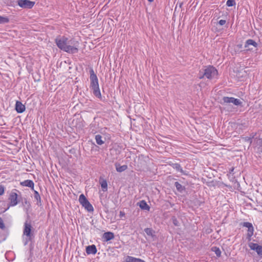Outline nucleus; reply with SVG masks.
<instances>
[{
  "mask_svg": "<svg viewBox=\"0 0 262 262\" xmlns=\"http://www.w3.org/2000/svg\"><path fill=\"white\" fill-rule=\"evenodd\" d=\"M6 236H5L2 238V240L0 241V243H1L2 241H4L6 239Z\"/></svg>",
  "mask_w": 262,
  "mask_h": 262,
  "instance_id": "33",
  "label": "nucleus"
},
{
  "mask_svg": "<svg viewBox=\"0 0 262 262\" xmlns=\"http://www.w3.org/2000/svg\"><path fill=\"white\" fill-rule=\"evenodd\" d=\"M226 5L228 7H232L235 5V0H228L226 2Z\"/></svg>",
  "mask_w": 262,
  "mask_h": 262,
  "instance_id": "28",
  "label": "nucleus"
},
{
  "mask_svg": "<svg viewBox=\"0 0 262 262\" xmlns=\"http://www.w3.org/2000/svg\"><path fill=\"white\" fill-rule=\"evenodd\" d=\"M27 200L26 199H25V203L27 204Z\"/></svg>",
  "mask_w": 262,
  "mask_h": 262,
  "instance_id": "35",
  "label": "nucleus"
},
{
  "mask_svg": "<svg viewBox=\"0 0 262 262\" xmlns=\"http://www.w3.org/2000/svg\"><path fill=\"white\" fill-rule=\"evenodd\" d=\"M144 231L147 235L152 238L156 237L155 231L152 228H146L144 229Z\"/></svg>",
  "mask_w": 262,
  "mask_h": 262,
  "instance_id": "21",
  "label": "nucleus"
},
{
  "mask_svg": "<svg viewBox=\"0 0 262 262\" xmlns=\"http://www.w3.org/2000/svg\"><path fill=\"white\" fill-rule=\"evenodd\" d=\"M0 228L2 229H5V226L2 219L0 217Z\"/></svg>",
  "mask_w": 262,
  "mask_h": 262,
  "instance_id": "29",
  "label": "nucleus"
},
{
  "mask_svg": "<svg viewBox=\"0 0 262 262\" xmlns=\"http://www.w3.org/2000/svg\"><path fill=\"white\" fill-rule=\"evenodd\" d=\"M169 165L173 168L175 169L177 171L180 172L182 174L186 175V172L183 170L181 165L179 163H174L172 162L169 163Z\"/></svg>",
  "mask_w": 262,
  "mask_h": 262,
  "instance_id": "12",
  "label": "nucleus"
},
{
  "mask_svg": "<svg viewBox=\"0 0 262 262\" xmlns=\"http://www.w3.org/2000/svg\"><path fill=\"white\" fill-rule=\"evenodd\" d=\"M114 234L112 232H106L103 233L102 238L104 242H108L114 238Z\"/></svg>",
  "mask_w": 262,
  "mask_h": 262,
  "instance_id": "14",
  "label": "nucleus"
},
{
  "mask_svg": "<svg viewBox=\"0 0 262 262\" xmlns=\"http://www.w3.org/2000/svg\"><path fill=\"white\" fill-rule=\"evenodd\" d=\"M5 188L3 185H0V195H3L4 193Z\"/></svg>",
  "mask_w": 262,
  "mask_h": 262,
  "instance_id": "31",
  "label": "nucleus"
},
{
  "mask_svg": "<svg viewBox=\"0 0 262 262\" xmlns=\"http://www.w3.org/2000/svg\"><path fill=\"white\" fill-rule=\"evenodd\" d=\"M250 45L253 46L254 47H256L257 46V43L254 40L249 39L246 41L245 48H248Z\"/></svg>",
  "mask_w": 262,
  "mask_h": 262,
  "instance_id": "22",
  "label": "nucleus"
},
{
  "mask_svg": "<svg viewBox=\"0 0 262 262\" xmlns=\"http://www.w3.org/2000/svg\"><path fill=\"white\" fill-rule=\"evenodd\" d=\"M20 185L23 186H26L31 188L34 190V183L33 181L30 180H25L20 183Z\"/></svg>",
  "mask_w": 262,
  "mask_h": 262,
  "instance_id": "15",
  "label": "nucleus"
},
{
  "mask_svg": "<svg viewBox=\"0 0 262 262\" xmlns=\"http://www.w3.org/2000/svg\"><path fill=\"white\" fill-rule=\"evenodd\" d=\"M101 187L103 191H106L107 190V183L105 180H102L100 182Z\"/></svg>",
  "mask_w": 262,
  "mask_h": 262,
  "instance_id": "25",
  "label": "nucleus"
},
{
  "mask_svg": "<svg viewBox=\"0 0 262 262\" xmlns=\"http://www.w3.org/2000/svg\"><path fill=\"white\" fill-rule=\"evenodd\" d=\"M9 22V19L7 17L0 15V24H7Z\"/></svg>",
  "mask_w": 262,
  "mask_h": 262,
  "instance_id": "27",
  "label": "nucleus"
},
{
  "mask_svg": "<svg viewBox=\"0 0 262 262\" xmlns=\"http://www.w3.org/2000/svg\"><path fill=\"white\" fill-rule=\"evenodd\" d=\"M148 1L151 3V2H152L154 1V0H148Z\"/></svg>",
  "mask_w": 262,
  "mask_h": 262,
  "instance_id": "36",
  "label": "nucleus"
},
{
  "mask_svg": "<svg viewBox=\"0 0 262 262\" xmlns=\"http://www.w3.org/2000/svg\"><path fill=\"white\" fill-rule=\"evenodd\" d=\"M57 47L60 50L69 54H75L78 52L79 42L74 38L69 39L64 36H59L55 40Z\"/></svg>",
  "mask_w": 262,
  "mask_h": 262,
  "instance_id": "1",
  "label": "nucleus"
},
{
  "mask_svg": "<svg viewBox=\"0 0 262 262\" xmlns=\"http://www.w3.org/2000/svg\"><path fill=\"white\" fill-rule=\"evenodd\" d=\"M95 140L96 142L98 145L103 144L104 142L102 140V136L100 135H97L95 136Z\"/></svg>",
  "mask_w": 262,
  "mask_h": 262,
  "instance_id": "24",
  "label": "nucleus"
},
{
  "mask_svg": "<svg viewBox=\"0 0 262 262\" xmlns=\"http://www.w3.org/2000/svg\"><path fill=\"white\" fill-rule=\"evenodd\" d=\"M182 5V4H181L180 5V7H181Z\"/></svg>",
  "mask_w": 262,
  "mask_h": 262,
  "instance_id": "38",
  "label": "nucleus"
},
{
  "mask_svg": "<svg viewBox=\"0 0 262 262\" xmlns=\"http://www.w3.org/2000/svg\"><path fill=\"white\" fill-rule=\"evenodd\" d=\"M219 24L221 26H223V25H224L226 24V20H223V19H221V20H220L219 21Z\"/></svg>",
  "mask_w": 262,
  "mask_h": 262,
  "instance_id": "32",
  "label": "nucleus"
},
{
  "mask_svg": "<svg viewBox=\"0 0 262 262\" xmlns=\"http://www.w3.org/2000/svg\"><path fill=\"white\" fill-rule=\"evenodd\" d=\"M9 206H15L20 202V200H18V195L14 192H11L9 197Z\"/></svg>",
  "mask_w": 262,
  "mask_h": 262,
  "instance_id": "9",
  "label": "nucleus"
},
{
  "mask_svg": "<svg viewBox=\"0 0 262 262\" xmlns=\"http://www.w3.org/2000/svg\"><path fill=\"white\" fill-rule=\"evenodd\" d=\"M34 199L36 200V204L38 206H41V198L39 194V193L36 191L34 190Z\"/></svg>",
  "mask_w": 262,
  "mask_h": 262,
  "instance_id": "20",
  "label": "nucleus"
},
{
  "mask_svg": "<svg viewBox=\"0 0 262 262\" xmlns=\"http://www.w3.org/2000/svg\"><path fill=\"white\" fill-rule=\"evenodd\" d=\"M79 201L80 204L89 212H92L94 210L93 206L89 202L83 194L80 195Z\"/></svg>",
  "mask_w": 262,
  "mask_h": 262,
  "instance_id": "5",
  "label": "nucleus"
},
{
  "mask_svg": "<svg viewBox=\"0 0 262 262\" xmlns=\"http://www.w3.org/2000/svg\"><path fill=\"white\" fill-rule=\"evenodd\" d=\"M248 246L251 250L255 251L257 254L262 258V246L253 243H249Z\"/></svg>",
  "mask_w": 262,
  "mask_h": 262,
  "instance_id": "10",
  "label": "nucleus"
},
{
  "mask_svg": "<svg viewBox=\"0 0 262 262\" xmlns=\"http://www.w3.org/2000/svg\"><path fill=\"white\" fill-rule=\"evenodd\" d=\"M174 186H176L177 190L180 192H182L185 190V187L182 186L178 182H176L174 183Z\"/></svg>",
  "mask_w": 262,
  "mask_h": 262,
  "instance_id": "23",
  "label": "nucleus"
},
{
  "mask_svg": "<svg viewBox=\"0 0 262 262\" xmlns=\"http://www.w3.org/2000/svg\"><path fill=\"white\" fill-rule=\"evenodd\" d=\"M172 220L173 224L175 226H179V222H178V221L177 220V219L175 217H173L172 218Z\"/></svg>",
  "mask_w": 262,
  "mask_h": 262,
  "instance_id": "30",
  "label": "nucleus"
},
{
  "mask_svg": "<svg viewBox=\"0 0 262 262\" xmlns=\"http://www.w3.org/2000/svg\"><path fill=\"white\" fill-rule=\"evenodd\" d=\"M254 149L257 152L262 153V139H259L256 141Z\"/></svg>",
  "mask_w": 262,
  "mask_h": 262,
  "instance_id": "16",
  "label": "nucleus"
},
{
  "mask_svg": "<svg viewBox=\"0 0 262 262\" xmlns=\"http://www.w3.org/2000/svg\"><path fill=\"white\" fill-rule=\"evenodd\" d=\"M32 228V227L31 224L26 221L24 224V229L23 231L24 235L26 236V241L24 243L25 245H27L28 242H31L34 238V234L31 232Z\"/></svg>",
  "mask_w": 262,
  "mask_h": 262,
  "instance_id": "4",
  "label": "nucleus"
},
{
  "mask_svg": "<svg viewBox=\"0 0 262 262\" xmlns=\"http://www.w3.org/2000/svg\"><path fill=\"white\" fill-rule=\"evenodd\" d=\"M26 109L25 105L20 101H17L15 103V110L18 113H23Z\"/></svg>",
  "mask_w": 262,
  "mask_h": 262,
  "instance_id": "11",
  "label": "nucleus"
},
{
  "mask_svg": "<svg viewBox=\"0 0 262 262\" xmlns=\"http://www.w3.org/2000/svg\"><path fill=\"white\" fill-rule=\"evenodd\" d=\"M139 207L143 210H149L150 209L149 206L147 204L144 200H142L138 203Z\"/></svg>",
  "mask_w": 262,
  "mask_h": 262,
  "instance_id": "19",
  "label": "nucleus"
},
{
  "mask_svg": "<svg viewBox=\"0 0 262 262\" xmlns=\"http://www.w3.org/2000/svg\"><path fill=\"white\" fill-rule=\"evenodd\" d=\"M17 4L21 8L31 9L34 6L35 3L30 0H18Z\"/></svg>",
  "mask_w": 262,
  "mask_h": 262,
  "instance_id": "8",
  "label": "nucleus"
},
{
  "mask_svg": "<svg viewBox=\"0 0 262 262\" xmlns=\"http://www.w3.org/2000/svg\"><path fill=\"white\" fill-rule=\"evenodd\" d=\"M211 251L214 252L217 257H220L221 255V251L219 247H213L211 248Z\"/></svg>",
  "mask_w": 262,
  "mask_h": 262,
  "instance_id": "26",
  "label": "nucleus"
},
{
  "mask_svg": "<svg viewBox=\"0 0 262 262\" xmlns=\"http://www.w3.org/2000/svg\"><path fill=\"white\" fill-rule=\"evenodd\" d=\"M234 170V168H232V169L230 170V172H232Z\"/></svg>",
  "mask_w": 262,
  "mask_h": 262,
  "instance_id": "34",
  "label": "nucleus"
},
{
  "mask_svg": "<svg viewBox=\"0 0 262 262\" xmlns=\"http://www.w3.org/2000/svg\"><path fill=\"white\" fill-rule=\"evenodd\" d=\"M222 104L232 103L235 105H242V102L238 99L234 97H224L222 99Z\"/></svg>",
  "mask_w": 262,
  "mask_h": 262,
  "instance_id": "7",
  "label": "nucleus"
},
{
  "mask_svg": "<svg viewBox=\"0 0 262 262\" xmlns=\"http://www.w3.org/2000/svg\"><path fill=\"white\" fill-rule=\"evenodd\" d=\"M125 262H145L144 260L131 256H127L125 257Z\"/></svg>",
  "mask_w": 262,
  "mask_h": 262,
  "instance_id": "17",
  "label": "nucleus"
},
{
  "mask_svg": "<svg viewBox=\"0 0 262 262\" xmlns=\"http://www.w3.org/2000/svg\"><path fill=\"white\" fill-rule=\"evenodd\" d=\"M90 88L93 91V94L97 98L101 99L102 96L100 93L98 79L93 68L90 70Z\"/></svg>",
  "mask_w": 262,
  "mask_h": 262,
  "instance_id": "2",
  "label": "nucleus"
},
{
  "mask_svg": "<svg viewBox=\"0 0 262 262\" xmlns=\"http://www.w3.org/2000/svg\"><path fill=\"white\" fill-rule=\"evenodd\" d=\"M86 253L87 254H95L97 250L95 245H92L86 247Z\"/></svg>",
  "mask_w": 262,
  "mask_h": 262,
  "instance_id": "13",
  "label": "nucleus"
},
{
  "mask_svg": "<svg viewBox=\"0 0 262 262\" xmlns=\"http://www.w3.org/2000/svg\"><path fill=\"white\" fill-rule=\"evenodd\" d=\"M241 225L245 227L248 228V233L247 234V239L248 241L251 240V237L253 235L254 228L252 223L250 222H244L241 223Z\"/></svg>",
  "mask_w": 262,
  "mask_h": 262,
  "instance_id": "6",
  "label": "nucleus"
},
{
  "mask_svg": "<svg viewBox=\"0 0 262 262\" xmlns=\"http://www.w3.org/2000/svg\"><path fill=\"white\" fill-rule=\"evenodd\" d=\"M115 167L116 170L119 172H123L127 168V166L126 165H120V164L117 163L115 164Z\"/></svg>",
  "mask_w": 262,
  "mask_h": 262,
  "instance_id": "18",
  "label": "nucleus"
},
{
  "mask_svg": "<svg viewBox=\"0 0 262 262\" xmlns=\"http://www.w3.org/2000/svg\"><path fill=\"white\" fill-rule=\"evenodd\" d=\"M218 74V71L213 66H205L204 69L200 70L199 73V78L201 79L206 78L212 79Z\"/></svg>",
  "mask_w": 262,
  "mask_h": 262,
  "instance_id": "3",
  "label": "nucleus"
},
{
  "mask_svg": "<svg viewBox=\"0 0 262 262\" xmlns=\"http://www.w3.org/2000/svg\"><path fill=\"white\" fill-rule=\"evenodd\" d=\"M123 214L124 215V214L121 211L120 212V215H123Z\"/></svg>",
  "mask_w": 262,
  "mask_h": 262,
  "instance_id": "37",
  "label": "nucleus"
}]
</instances>
